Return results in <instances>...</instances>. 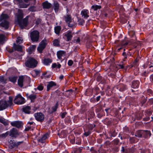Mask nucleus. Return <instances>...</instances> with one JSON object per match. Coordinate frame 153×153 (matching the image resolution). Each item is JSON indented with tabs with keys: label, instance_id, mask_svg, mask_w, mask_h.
Here are the masks:
<instances>
[{
	"label": "nucleus",
	"instance_id": "17",
	"mask_svg": "<svg viewBox=\"0 0 153 153\" xmlns=\"http://www.w3.org/2000/svg\"><path fill=\"white\" fill-rule=\"evenodd\" d=\"M49 137V134L48 133L45 134L39 140L40 142L43 143L44 141Z\"/></svg>",
	"mask_w": 153,
	"mask_h": 153
},
{
	"label": "nucleus",
	"instance_id": "16",
	"mask_svg": "<svg viewBox=\"0 0 153 153\" xmlns=\"http://www.w3.org/2000/svg\"><path fill=\"white\" fill-rule=\"evenodd\" d=\"M139 82L138 81H134L132 84V87L134 88H138L139 85Z\"/></svg>",
	"mask_w": 153,
	"mask_h": 153
},
{
	"label": "nucleus",
	"instance_id": "23",
	"mask_svg": "<svg viewBox=\"0 0 153 153\" xmlns=\"http://www.w3.org/2000/svg\"><path fill=\"white\" fill-rule=\"evenodd\" d=\"M36 45H33L30 46L28 49V51L30 54L33 51L36 49Z\"/></svg>",
	"mask_w": 153,
	"mask_h": 153
},
{
	"label": "nucleus",
	"instance_id": "30",
	"mask_svg": "<svg viewBox=\"0 0 153 153\" xmlns=\"http://www.w3.org/2000/svg\"><path fill=\"white\" fill-rule=\"evenodd\" d=\"M29 5V4H26L24 3H21L19 4V6L20 8H27Z\"/></svg>",
	"mask_w": 153,
	"mask_h": 153
},
{
	"label": "nucleus",
	"instance_id": "45",
	"mask_svg": "<svg viewBox=\"0 0 153 153\" xmlns=\"http://www.w3.org/2000/svg\"><path fill=\"white\" fill-rule=\"evenodd\" d=\"M149 72H153V66L151 65L149 67Z\"/></svg>",
	"mask_w": 153,
	"mask_h": 153
},
{
	"label": "nucleus",
	"instance_id": "25",
	"mask_svg": "<svg viewBox=\"0 0 153 153\" xmlns=\"http://www.w3.org/2000/svg\"><path fill=\"white\" fill-rule=\"evenodd\" d=\"M51 62V60L49 59H45L43 62V63L46 65H48Z\"/></svg>",
	"mask_w": 153,
	"mask_h": 153
},
{
	"label": "nucleus",
	"instance_id": "19",
	"mask_svg": "<svg viewBox=\"0 0 153 153\" xmlns=\"http://www.w3.org/2000/svg\"><path fill=\"white\" fill-rule=\"evenodd\" d=\"M57 109V103L56 105L52 107L51 108H50L48 110V112L50 114H51L53 112L56 111Z\"/></svg>",
	"mask_w": 153,
	"mask_h": 153
},
{
	"label": "nucleus",
	"instance_id": "10",
	"mask_svg": "<svg viewBox=\"0 0 153 153\" xmlns=\"http://www.w3.org/2000/svg\"><path fill=\"white\" fill-rule=\"evenodd\" d=\"M19 134L17 130L14 128H13L10 131V133H9V135L12 137H16Z\"/></svg>",
	"mask_w": 153,
	"mask_h": 153
},
{
	"label": "nucleus",
	"instance_id": "9",
	"mask_svg": "<svg viewBox=\"0 0 153 153\" xmlns=\"http://www.w3.org/2000/svg\"><path fill=\"white\" fill-rule=\"evenodd\" d=\"M81 15L84 19H87L89 16L88 10L86 9L83 10L81 11Z\"/></svg>",
	"mask_w": 153,
	"mask_h": 153
},
{
	"label": "nucleus",
	"instance_id": "48",
	"mask_svg": "<svg viewBox=\"0 0 153 153\" xmlns=\"http://www.w3.org/2000/svg\"><path fill=\"white\" fill-rule=\"evenodd\" d=\"M66 114V112H64V113H61V117L62 118H64L65 117Z\"/></svg>",
	"mask_w": 153,
	"mask_h": 153
},
{
	"label": "nucleus",
	"instance_id": "55",
	"mask_svg": "<svg viewBox=\"0 0 153 153\" xmlns=\"http://www.w3.org/2000/svg\"><path fill=\"white\" fill-rule=\"evenodd\" d=\"M128 43L127 42H126L125 43L123 42V43H122L121 45L122 46L126 45H128Z\"/></svg>",
	"mask_w": 153,
	"mask_h": 153
},
{
	"label": "nucleus",
	"instance_id": "6",
	"mask_svg": "<svg viewBox=\"0 0 153 153\" xmlns=\"http://www.w3.org/2000/svg\"><path fill=\"white\" fill-rule=\"evenodd\" d=\"M25 102V99L20 94L16 96L14 100V103L16 104H22Z\"/></svg>",
	"mask_w": 153,
	"mask_h": 153
},
{
	"label": "nucleus",
	"instance_id": "64",
	"mask_svg": "<svg viewBox=\"0 0 153 153\" xmlns=\"http://www.w3.org/2000/svg\"><path fill=\"white\" fill-rule=\"evenodd\" d=\"M29 129H30L29 128H25V130L26 131H28Z\"/></svg>",
	"mask_w": 153,
	"mask_h": 153
},
{
	"label": "nucleus",
	"instance_id": "39",
	"mask_svg": "<svg viewBox=\"0 0 153 153\" xmlns=\"http://www.w3.org/2000/svg\"><path fill=\"white\" fill-rule=\"evenodd\" d=\"M28 9L29 10V11L32 12L36 11L35 8V7L34 6H30Z\"/></svg>",
	"mask_w": 153,
	"mask_h": 153
},
{
	"label": "nucleus",
	"instance_id": "35",
	"mask_svg": "<svg viewBox=\"0 0 153 153\" xmlns=\"http://www.w3.org/2000/svg\"><path fill=\"white\" fill-rule=\"evenodd\" d=\"M43 89V87L42 84L39 85L36 88H34L35 90H36L37 89L39 91H42Z\"/></svg>",
	"mask_w": 153,
	"mask_h": 153
},
{
	"label": "nucleus",
	"instance_id": "61",
	"mask_svg": "<svg viewBox=\"0 0 153 153\" xmlns=\"http://www.w3.org/2000/svg\"><path fill=\"white\" fill-rule=\"evenodd\" d=\"M33 122H28L27 123V124L30 125H32L33 124Z\"/></svg>",
	"mask_w": 153,
	"mask_h": 153
},
{
	"label": "nucleus",
	"instance_id": "36",
	"mask_svg": "<svg viewBox=\"0 0 153 153\" xmlns=\"http://www.w3.org/2000/svg\"><path fill=\"white\" fill-rule=\"evenodd\" d=\"M29 97L31 101H32L33 100L35 99L36 98V96L35 95H30Z\"/></svg>",
	"mask_w": 153,
	"mask_h": 153
},
{
	"label": "nucleus",
	"instance_id": "60",
	"mask_svg": "<svg viewBox=\"0 0 153 153\" xmlns=\"http://www.w3.org/2000/svg\"><path fill=\"white\" fill-rule=\"evenodd\" d=\"M119 66L122 69L124 68V66L123 65H119Z\"/></svg>",
	"mask_w": 153,
	"mask_h": 153
},
{
	"label": "nucleus",
	"instance_id": "63",
	"mask_svg": "<svg viewBox=\"0 0 153 153\" xmlns=\"http://www.w3.org/2000/svg\"><path fill=\"white\" fill-rule=\"evenodd\" d=\"M61 67V65L60 64H58V68H60Z\"/></svg>",
	"mask_w": 153,
	"mask_h": 153
},
{
	"label": "nucleus",
	"instance_id": "59",
	"mask_svg": "<svg viewBox=\"0 0 153 153\" xmlns=\"http://www.w3.org/2000/svg\"><path fill=\"white\" fill-rule=\"evenodd\" d=\"M150 79L153 82V74L151 75L150 76Z\"/></svg>",
	"mask_w": 153,
	"mask_h": 153
},
{
	"label": "nucleus",
	"instance_id": "4",
	"mask_svg": "<svg viewBox=\"0 0 153 153\" xmlns=\"http://www.w3.org/2000/svg\"><path fill=\"white\" fill-rule=\"evenodd\" d=\"M37 64V61L33 58L30 57L25 63L26 66L31 68L35 67Z\"/></svg>",
	"mask_w": 153,
	"mask_h": 153
},
{
	"label": "nucleus",
	"instance_id": "26",
	"mask_svg": "<svg viewBox=\"0 0 153 153\" xmlns=\"http://www.w3.org/2000/svg\"><path fill=\"white\" fill-rule=\"evenodd\" d=\"M65 54V52L62 51H58V58L59 59H61V57L64 55Z\"/></svg>",
	"mask_w": 153,
	"mask_h": 153
},
{
	"label": "nucleus",
	"instance_id": "50",
	"mask_svg": "<svg viewBox=\"0 0 153 153\" xmlns=\"http://www.w3.org/2000/svg\"><path fill=\"white\" fill-rule=\"evenodd\" d=\"M23 141L18 142L15 143V145L18 146L23 143Z\"/></svg>",
	"mask_w": 153,
	"mask_h": 153
},
{
	"label": "nucleus",
	"instance_id": "28",
	"mask_svg": "<svg viewBox=\"0 0 153 153\" xmlns=\"http://www.w3.org/2000/svg\"><path fill=\"white\" fill-rule=\"evenodd\" d=\"M17 77L16 76H11L9 77L10 81L13 82L15 83L16 81Z\"/></svg>",
	"mask_w": 153,
	"mask_h": 153
},
{
	"label": "nucleus",
	"instance_id": "38",
	"mask_svg": "<svg viewBox=\"0 0 153 153\" xmlns=\"http://www.w3.org/2000/svg\"><path fill=\"white\" fill-rule=\"evenodd\" d=\"M54 1V5L55 6L54 9L56 11H57V4L56 3V0H53Z\"/></svg>",
	"mask_w": 153,
	"mask_h": 153
},
{
	"label": "nucleus",
	"instance_id": "24",
	"mask_svg": "<svg viewBox=\"0 0 153 153\" xmlns=\"http://www.w3.org/2000/svg\"><path fill=\"white\" fill-rule=\"evenodd\" d=\"M135 135L136 137H143V131H137Z\"/></svg>",
	"mask_w": 153,
	"mask_h": 153
},
{
	"label": "nucleus",
	"instance_id": "37",
	"mask_svg": "<svg viewBox=\"0 0 153 153\" xmlns=\"http://www.w3.org/2000/svg\"><path fill=\"white\" fill-rule=\"evenodd\" d=\"M22 41L23 39L21 38L18 37L17 38L16 41L17 43L20 44L22 42Z\"/></svg>",
	"mask_w": 153,
	"mask_h": 153
},
{
	"label": "nucleus",
	"instance_id": "40",
	"mask_svg": "<svg viewBox=\"0 0 153 153\" xmlns=\"http://www.w3.org/2000/svg\"><path fill=\"white\" fill-rule=\"evenodd\" d=\"M9 132L8 131L6 133L2 134L1 135V136L3 137H7V135L9 134Z\"/></svg>",
	"mask_w": 153,
	"mask_h": 153
},
{
	"label": "nucleus",
	"instance_id": "20",
	"mask_svg": "<svg viewBox=\"0 0 153 153\" xmlns=\"http://www.w3.org/2000/svg\"><path fill=\"white\" fill-rule=\"evenodd\" d=\"M13 48L15 50L19 51H22V46L19 45H16L15 43L14 44Z\"/></svg>",
	"mask_w": 153,
	"mask_h": 153
},
{
	"label": "nucleus",
	"instance_id": "11",
	"mask_svg": "<svg viewBox=\"0 0 153 153\" xmlns=\"http://www.w3.org/2000/svg\"><path fill=\"white\" fill-rule=\"evenodd\" d=\"M65 36L67 38V41H71L73 36L70 30H68L67 32L65 34Z\"/></svg>",
	"mask_w": 153,
	"mask_h": 153
},
{
	"label": "nucleus",
	"instance_id": "52",
	"mask_svg": "<svg viewBox=\"0 0 153 153\" xmlns=\"http://www.w3.org/2000/svg\"><path fill=\"white\" fill-rule=\"evenodd\" d=\"M64 76L63 75H61L60 76H59V79L60 80H61L62 79H63V78H64Z\"/></svg>",
	"mask_w": 153,
	"mask_h": 153
},
{
	"label": "nucleus",
	"instance_id": "34",
	"mask_svg": "<svg viewBox=\"0 0 153 153\" xmlns=\"http://www.w3.org/2000/svg\"><path fill=\"white\" fill-rule=\"evenodd\" d=\"M0 122L3 123L5 125L8 124V123L4 119L0 118Z\"/></svg>",
	"mask_w": 153,
	"mask_h": 153
},
{
	"label": "nucleus",
	"instance_id": "32",
	"mask_svg": "<svg viewBox=\"0 0 153 153\" xmlns=\"http://www.w3.org/2000/svg\"><path fill=\"white\" fill-rule=\"evenodd\" d=\"M117 88L121 91H123L125 88L124 85L122 84H120L118 85Z\"/></svg>",
	"mask_w": 153,
	"mask_h": 153
},
{
	"label": "nucleus",
	"instance_id": "57",
	"mask_svg": "<svg viewBox=\"0 0 153 153\" xmlns=\"http://www.w3.org/2000/svg\"><path fill=\"white\" fill-rule=\"evenodd\" d=\"M34 71L36 75H38L39 73V71L37 70H34Z\"/></svg>",
	"mask_w": 153,
	"mask_h": 153
},
{
	"label": "nucleus",
	"instance_id": "56",
	"mask_svg": "<svg viewBox=\"0 0 153 153\" xmlns=\"http://www.w3.org/2000/svg\"><path fill=\"white\" fill-rule=\"evenodd\" d=\"M55 32L56 34H57V27L56 26L55 27Z\"/></svg>",
	"mask_w": 153,
	"mask_h": 153
},
{
	"label": "nucleus",
	"instance_id": "8",
	"mask_svg": "<svg viewBox=\"0 0 153 153\" xmlns=\"http://www.w3.org/2000/svg\"><path fill=\"white\" fill-rule=\"evenodd\" d=\"M36 120L39 121H42L44 119L45 117L41 113H38L34 114Z\"/></svg>",
	"mask_w": 153,
	"mask_h": 153
},
{
	"label": "nucleus",
	"instance_id": "41",
	"mask_svg": "<svg viewBox=\"0 0 153 153\" xmlns=\"http://www.w3.org/2000/svg\"><path fill=\"white\" fill-rule=\"evenodd\" d=\"M5 81L6 79H4V77L2 76H0V82H5Z\"/></svg>",
	"mask_w": 153,
	"mask_h": 153
},
{
	"label": "nucleus",
	"instance_id": "43",
	"mask_svg": "<svg viewBox=\"0 0 153 153\" xmlns=\"http://www.w3.org/2000/svg\"><path fill=\"white\" fill-rule=\"evenodd\" d=\"M73 63V62L72 60H70L68 61V65L69 66H71Z\"/></svg>",
	"mask_w": 153,
	"mask_h": 153
},
{
	"label": "nucleus",
	"instance_id": "62",
	"mask_svg": "<svg viewBox=\"0 0 153 153\" xmlns=\"http://www.w3.org/2000/svg\"><path fill=\"white\" fill-rule=\"evenodd\" d=\"M70 142L71 143H72L73 144H74L75 143V141L74 140H71V141Z\"/></svg>",
	"mask_w": 153,
	"mask_h": 153
},
{
	"label": "nucleus",
	"instance_id": "18",
	"mask_svg": "<svg viewBox=\"0 0 153 153\" xmlns=\"http://www.w3.org/2000/svg\"><path fill=\"white\" fill-rule=\"evenodd\" d=\"M43 7L44 8L49 9L51 7V4L47 1H45L43 3Z\"/></svg>",
	"mask_w": 153,
	"mask_h": 153
},
{
	"label": "nucleus",
	"instance_id": "22",
	"mask_svg": "<svg viewBox=\"0 0 153 153\" xmlns=\"http://www.w3.org/2000/svg\"><path fill=\"white\" fill-rule=\"evenodd\" d=\"M56 85V84H55L53 82H49L47 86V90L48 91L51 87Z\"/></svg>",
	"mask_w": 153,
	"mask_h": 153
},
{
	"label": "nucleus",
	"instance_id": "14",
	"mask_svg": "<svg viewBox=\"0 0 153 153\" xmlns=\"http://www.w3.org/2000/svg\"><path fill=\"white\" fill-rule=\"evenodd\" d=\"M11 125L17 128H19L22 126V123L19 121H15L11 123Z\"/></svg>",
	"mask_w": 153,
	"mask_h": 153
},
{
	"label": "nucleus",
	"instance_id": "53",
	"mask_svg": "<svg viewBox=\"0 0 153 153\" xmlns=\"http://www.w3.org/2000/svg\"><path fill=\"white\" fill-rule=\"evenodd\" d=\"M61 28L60 26H58V35L59 34V33L60 32Z\"/></svg>",
	"mask_w": 153,
	"mask_h": 153
},
{
	"label": "nucleus",
	"instance_id": "3",
	"mask_svg": "<svg viewBox=\"0 0 153 153\" xmlns=\"http://www.w3.org/2000/svg\"><path fill=\"white\" fill-rule=\"evenodd\" d=\"M8 16L6 14L2 13L0 16V22L3 21L0 24V27H4L7 29L9 27V23L7 21V19L9 18Z\"/></svg>",
	"mask_w": 153,
	"mask_h": 153
},
{
	"label": "nucleus",
	"instance_id": "15",
	"mask_svg": "<svg viewBox=\"0 0 153 153\" xmlns=\"http://www.w3.org/2000/svg\"><path fill=\"white\" fill-rule=\"evenodd\" d=\"M65 22L68 24H70L72 21L71 17L70 15H67L64 17Z\"/></svg>",
	"mask_w": 153,
	"mask_h": 153
},
{
	"label": "nucleus",
	"instance_id": "42",
	"mask_svg": "<svg viewBox=\"0 0 153 153\" xmlns=\"http://www.w3.org/2000/svg\"><path fill=\"white\" fill-rule=\"evenodd\" d=\"M91 134L90 131H88L87 132H85L84 134V135L86 137L88 136Z\"/></svg>",
	"mask_w": 153,
	"mask_h": 153
},
{
	"label": "nucleus",
	"instance_id": "46",
	"mask_svg": "<svg viewBox=\"0 0 153 153\" xmlns=\"http://www.w3.org/2000/svg\"><path fill=\"white\" fill-rule=\"evenodd\" d=\"M74 41L75 42L79 43L80 42V39L79 37H78L77 39H75Z\"/></svg>",
	"mask_w": 153,
	"mask_h": 153
},
{
	"label": "nucleus",
	"instance_id": "1",
	"mask_svg": "<svg viewBox=\"0 0 153 153\" xmlns=\"http://www.w3.org/2000/svg\"><path fill=\"white\" fill-rule=\"evenodd\" d=\"M16 17L17 19L16 22L21 28H23L26 26L27 24V19L26 18L22 20L23 16L22 10H18Z\"/></svg>",
	"mask_w": 153,
	"mask_h": 153
},
{
	"label": "nucleus",
	"instance_id": "12",
	"mask_svg": "<svg viewBox=\"0 0 153 153\" xmlns=\"http://www.w3.org/2000/svg\"><path fill=\"white\" fill-rule=\"evenodd\" d=\"M25 78V77L23 76H19L18 79V84L19 85L22 87L23 86V82L24 79Z\"/></svg>",
	"mask_w": 153,
	"mask_h": 153
},
{
	"label": "nucleus",
	"instance_id": "49",
	"mask_svg": "<svg viewBox=\"0 0 153 153\" xmlns=\"http://www.w3.org/2000/svg\"><path fill=\"white\" fill-rule=\"evenodd\" d=\"M77 140H78V142L76 141V143L77 144H79L81 142V140L80 138H77Z\"/></svg>",
	"mask_w": 153,
	"mask_h": 153
},
{
	"label": "nucleus",
	"instance_id": "54",
	"mask_svg": "<svg viewBox=\"0 0 153 153\" xmlns=\"http://www.w3.org/2000/svg\"><path fill=\"white\" fill-rule=\"evenodd\" d=\"M57 65L56 63H53L52 65V67L53 68H54L56 67Z\"/></svg>",
	"mask_w": 153,
	"mask_h": 153
},
{
	"label": "nucleus",
	"instance_id": "29",
	"mask_svg": "<svg viewBox=\"0 0 153 153\" xmlns=\"http://www.w3.org/2000/svg\"><path fill=\"white\" fill-rule=\"evenodd\" d=\"M129 35L131 36V38H133L132 39L134 41L136 40V38L135 35V33L134 31H131L129 33Z\"/></svg>",
	"mask_w": 153,
	"mask_h": 153
},
{
	"label": "nucleus",
	"instance_id": "51",
	"mask_svg": "<svg viewBox=\"0 0 153 153\" xmlns=\"http://www.w3.org/2000/svg\"><path fill=\"white\" fill-rule=\"evenodd\" d=\"M123 55L124 56V60H125L124 59H126L127 58V56L125 52H123L122 53Z\"/></svg>",
	"mask_w": 153,
	"mask_h": 153
},
{
	"label": "nucleus",
	"instance_id": "7",
	"mask_svg": "<svg viewBox=\"0 0 153 153\" xmlns=\"http://www.w3.org/2000/svg\"><path fill=\"white\" fill-rule=\"evenodd\" d=\"M47 44V40L46 39H45L42 40L37 48L38 51L40 53H42L43 50L45 48Z\"/></svg>",
	"mask_w": 153,
	"mask_h": 153
},
{
	"label": "nucleus",
	"instance_id": "31",
	"mask_svg": "<svg viewBox=\"0 0 153 153\" xmlns=\"http://www.w3.org/2000/svg\"><path fill=\"white\" fill-rule=\"evenodd\" d=\"M101 8V6L100 5H94L91 7L92 9L94 10H97L100 9Z\"/></svg>",
	"mask_w": 153,
	"mask_h": 153
},
{
	"label": "nucleus",
	"instance_id": "33",
	"mask_svg": "<svg viewBox=\"0 0 153 153\" xmlns=\"http://www.w3.org/2000/svg\"><path fill=\"white\" fill-rule=\"evenodd\" d=\"M78 24L80 25H83L85 22V20L82 19H79L78 21Z\"/></svg>",
	"mask_w": 153,
	"mask_h": 153
},
{
	"label": "nucleus",
	"instance_id": "44",
	"mask_svg": "<svg viewBox=\"0 0 153 153\" xmlns=\"http://www.w3.org/2000/svg\"><path fill=\"white\" fill-rule=\"evenodd\" d=\"M53 45L54 46H57V39H55L53 41Z\"/></svg>",
	"mask_w": 153,
	"mask_h": 153
},
{
	"label": "nucleus",
	"instance_id": "13",
	"mask_svg": "<svg viewBox=\"0 0 153 153\" xmlns=\"http://www.w3.org/2000/svg\"><path fill=\"white\" fill-rule=\"evenodd\" d=\"M151 135V133L150 131L146 130L143 131V137L146 138L150 137Z\"/></svg>",
	"mask_w": 153,
	"mask_h": 153
},
{
	"label": "nucleus",
	"instance_id": "27",
	"mask_svg": "<svg viewBox=\"0 0 153 153\" xmlns=\"http://www.w3.org/2000/svg\"><path fill=\"white\" fill-rule=\"evenodd\" d=\"M6 40V38L4 35L3 34H0V43H2Z\"/></svg>",
	"mask_w": 153,
	"mask_h": 153
},
{
	"label": "nucleus",
	"instance_id": "2",
	"mask_svg": "<svg viewBox=\"0 0 153 153\" xmlns=\"http://www.w3.org/2000/svg\"><path fill=\"white\" fill-rule=\"evenodd\" d=\"M13 98L9 97V100L6 101L4 100L0 101V111L5 109L8 107L11 106L13 104Z\"/></svg>",
	"mask_w": 153,
	"mask_h": 153
},
{
	"label": "nucleus",
	"instance_id": "5",
	"mask_svg": "<svg viewBox=\"0 0 153 153\" xmlns=\"http://www.w3.org/2000/svg\"><path fill=\"white\" fill-rule=\"evenodd\" d=\"M30 37L33 42L38 41L39 38V33L36 30L31 32L30 34Z\"/></svg>",
	"mask_w": 153,
	"mask_h": 153
},
{
	"label": "nucleus",
	"instance_id": "21",
	"mask_svg": "<svg viewBox=\"0 0 153 153\" xmlns=\"http://www.w3.org/2000/svg\"><path fill=\"white\" fill-rule=\"evenodd\" d=\"M23 110L25 113L29 114L30 112V107L29 106H26L23 108Z\"/></svg>",
	"mask_w": 153,
	"mask_h": 153
},
{
	"label": "nucleus",
	"instance_id": "47",
	"mask_svg": "<svg viewBox=\"0 0 153 153\" xmlns=\"http://www.w3.org/2000/svg\"><path fill=\"white\" fill-rule=\"evenodd\" d=\"M143 11L145 13H148L149 12V9L148 8H145L144 9Z\"/></svg>",
	"mask_w": 153,
	"mask_h": 153
},
{
	"label": "nucleus",
	"instance_id": "58",
	"mask_svg": "<svg viewBox=\"0 0 153 153\" xmlns=\"http://www.w3.org/2000/svg\"><path fill=\"white\" fill-rule=\"evenodd\" d=\"M100 96H98L96 98V100L97 101H99L100 99Z\"/></svg>",
	"mask_w": 153,
	"mask_h": 153
}]
</instances>
